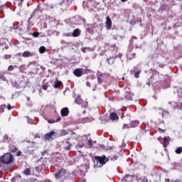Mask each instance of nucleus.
I'll return each instance as SVG.
<instances>
[{
	"mask_svg": "<svg viewBox=\"0 0 182 182\" xmlns=\"http://www.w3.org/2000/svg\"><path fill=\"white\" fill-rule=\"evenodd\" d=\"M14 158L11 154L6 153L0 158L1 163L9 165L13 162Z\"/></svg>",
	"mask_w": 182,
	"mask_h": 182,
	"instance_id": "obj_1",
	"label": "nucleus"
},
{
	"mask_svg": "<svg viewBox=\"0 0 182 182\" xmlns=\"http://www.w3.org/2000/svg\"><path fill=\"white\" fill-rule=\"evenodd\" d=\"M95 159L97 160L101 165H105L109 160H111V161L117 160V157L114 156L113 158L112 157L106 158L105 156H95Z\"/></svg>",
	"mask_w": 182,
	"mask_h": 182,
	"instance_id": "obj_2",
	"label": "nucleus"
},
{
	"mask_svg": "<svg viewBox=\"0 0 182 182\" xmlns=\"http://www.w3.org/2000/svg\"><path fill=\"white\" fill-rule=\"evenodd\" d=\"M67 174H68L67 171L63 168H61V169L58 170V171L55 173V178L56 179H60V178H63L65 176H66Z\"/></svg>",
	"mask_w": 182,
	"mask_h": 182,
	"instance_id": "obj_3",
	"label": "nucleus"
},
{
	"mask_svg": "<svg viewBox=\"0 0 182 182\" xmlns=\"http://www.w3.org/2000/svg\"><path fill=\"white\" fill-rule=\"evenodd\" d=\"M23 142L28 143L29 145L27 146V151L29 153H31L35 151V149L36 148V143L34 141H23Z\"/></svg>",
	"mask_w": 182,
	"mask_h": 182,
	"instance_id": "obj_4",
	"label": "nucleus"
},
{
	"mask_svg": "<svg viewBox=\"0 0 182 182\" xmlns=\"http://www.w3.org/2000/svg\"><path fill=\"white\" fill-rule=\"evenodd\" d=\"M9 41L6 38H0V47H3V50H8L9 48Z\"/></svg>",
	"mask_w": 182,
	"mask_h": 182,
	"instance_id": "obj_5",
	"label": "nucleus"
},
{
	"mask_svg": "<svg viewBox=\"0 0 182 182\" xmlns=\"http://www.w3.org/2000/svg\"><path fill=\"white\" fill-rule=\"evenodd\" d=\"M107 77V74H103L102 73H98L97 75V81L100 83H102L106 77Z\"/></svg>",
	"mask_w": 182,
	"mask_h": 182,
	"instance_id": "obj_6",
	"label": "nucleus"
},
{
	"mask_svg": "<svg viewBox=\"0 0 182 182\" xmlns=\"http://www.w3.org/2000/svg\"><path fill=\"white\" fill-rule=\"evenodd\" d=\"M105 25H106V28L109 30H110L112 27V21L111 18L109 16L106 17Z\"/></svg>",
	"mask_w": 182,
	"mask_h": 182,
	"instance_id": "obj_7",
	"label": "nucleus"
},
{
	"mask_svg": "<svg viewBox=\"0 0 182 182\" xmlns=\"http://www.w3.org/2000/svg\"><path fill=\"white\" fill-rule=\"evenodd\" d=\"M73 75L77 77H82L83 75L82 68H75V70H73Z\"/></svg>",
	"mask_w": 182,
	"mask_h": 182,
	"instance_id": "obj_8",
	"label": "nucleus"
},
{
	"mask_svg": "<svg viewBox=\"0 0 182 182\" xmlns=\"http://www.w3.org/2000/svg\"><path fill=\"white\" fill-rule=\"evenodd\" d=\"M69 113L70 112L68 107H64L60 111V114H61V117H68Z\"/></svg>",
	"mask_w": 182,
	"mask_h": 182,
	"instance_id": "obj_9",
	"label": "nucleus"
},
{
	"mask_svg": "<svg viewBox=\"0 0 182 182\" xmlns=\"http://www.w3.org/2000/svg\"><path fill=\"white\" fill-rule=\"evenodd\" d=\"M134 178L133 176L126 175L123 178H122V181L126 182H133Z\"/></svg>",
	"mask_w": 182,
	"mask_h": 182,
	"instance_id": "obj_10",
	"label": "nucleus"
},
{
	"mask_svg": "<svg viewBox=\"0 0 182 182\" xmlns=\"http://www.w3.org/2000/svg\"><path fill=\"white\" fill-rule=\"evenodd\" d=\"M33 55H34V53L28 50H25L21 54V56L23 58H30V57H33Z\"/></svg>",
	"mask_w": 182,
	"mask_h": 182,
	"instance_id": "obj_11",
	"label": "nucleus"
},
{
	"mask_svg": "<svg viewBox=\"0 0 182 182\" xmlns=\"http://www.w3.org/2000/svg\"><path fill=\"white\" fill-rule=\"evenodd\" d=\"M109 119L112 121H116V120H119V117L117 113L112 112L109 114Z\"/></svg>",
	"mask_w": 182,
	"mask_h": 182,
	"instance_id": "obj_12",
	"label": "nucleus"
},
{
	"mask_svg": "<svg viewBox=\"0 0 182 182\" xmlns=\"http://www.w3.org/2000/svg\"><path fill=\"white\" fill-rule=\"evenodd\" d=\"M72 146H73V144H70V141H68V140L64 142V146H63L64 149L69 151L71 149Z\"/></svg>",
	"mask_w": 182,
	"mask_h": 182,
	"instance_id": "obj_13",
	"label": "nucleus"
},
{
	"mask_svg": "<svg viewBox=\"0 0 182 182\" xmlns=\"http://www.w3.org/2000/svg\"><path fill=\"white\" fill-rule=\"evenodd\" d=\"M55 134V132L54 131H52V132H50L49 133H48L47 134L45 135V139L46 140H50V139H53V136H54Z\"/></svg>",
	"mask_w": 182,
	"mask_h": 182,
	"instance_id": "obj_14",
	"label": "nucleus"
},
{
	"mask_svg": "<svg viewBox=\"0 0 182 182\" xmlns=\"http://www.w3.org/2000/svg\"><path fill=\"white\" fill-rule=\"evenodd\" d=\"M63 85L62 81H59V80H55L53 85V88L58 89Z\"/></svg>",
	"mask_w": 182,
	"mask_h": 182,
	"instance_id": "obj_15",
	"label": "nucleus"
},
{
	"mask_svg": "<svg viewBox=\"0 0 182 182\" xmlns=\"http://www.w3.org/2000/svg\"><path fill=\"white\" fill-rule=\"evenodd\" d=\"M73 37H78L80 36V28H75L73 33H72Z\"/></svg>",
	"mask_w": 182,
	"mask_h": 182,
	"instance_id": "obj_16",
	"label": "nucleus"
},
{
	"mask_svg": "<svg viewBox=\"0 0 182 182\" xmlns=\"http://www.w3.org/2000/svg\"><path fill=\"white\" fill-rule=\"evenodd\" d=\"M161 144L164 148H167L168 145L169 144V140L166 137H164Z\"/></svg>",
	"mask_w": 182,
	"mask_h": 182,
	"instance_id": "obj_17",
	"label": "nucleus"
},
{
	"mask_svg": "<svg viewBox=\"0 0 182 182\" xmlns=\"http://www.w3.org/2000/svg\"><path fill=\"white\" fill-rule=\"evenodd\" d=\"M4 142L9 144L11 141V138L8 135H4L3 137Z\"/></svg>",
	"mask_w": 182,
	"mask_h": 182,
	"instance_id": "obj_18",
	"label": "nucleus"
},
{
	"mask_svg": "<svg viewBox=\"0 0 182 182\" xmlns=\"http://www.w3.org/2000/svg\"><path fill=\"white\" fill-rule=\"evenodd\" d=\"M13 182H22V177L21 176L14 177L12 178Z\"/></svg>",
	"mask_w": 182,
	"mask_h": 182,
	"instance_id": "obj_19",
	"label": "nucleus"
},
{
	"mask_svg": "<svg viewBox=\"0 0 182 182\" xmlns=\"http://www.w3.org/2000/svg\"><path fill=\"white\" fill-rule=\"evenodd\" d=\"M139 124V123L136 121H133L130 123L131 128H135Z\"/></svg>",
	"mask_w": 182,
	"mask_h": 182,
	"instance_id": "obj_20",
	"label": "nucleus"
},
{
	"mask_svg": "<svg viewBox=\"0 0 182 182\" xmlns=\"http://www.w3.org/2000/svg\"><path fill=\"white\" fill-rule=\"evenodd\" d=\"M38 51L41 54H43L46 52V48L45 46H40Z\"/></svg>",
	"mask_w": 182,
	"mask_h": 182,
	"instance_id": "obj_21",
	"label": "nucleus"
},
{
	"mask_svg": "<svg viewBox=\"0 0 182 182\" xmlns=\"http://www.w3.org/2000/svg\"><path fill=\"white\" fill-rule=\"evenodd\" d=\"M31 170L30 168H26L23 171V173L26 176H30L31 175Z\"/></svg>",
	"mask_w": 182,
	"mask_h": 182,
	"instance_id": "obj_22",
	"label": "nucleus"
},
{
	"mask_svg": "<svg viewBox=\"0 0 182 182\" xmlns=\"http://www.w3.org/2000/svg\"><path fill=\"white\" fill-rule=\"evenodd\" d=\"M24 0H14L15 4H17L18 6H21Z\"/></svg>",
	"mask_w": 182,
	"mask_h": 182,
	"instance_id": "obj_23",
	"label": "nucleus"
},
{
	"mask_svg": "<svg viewBox=\"0 0 182 182\" xmlns=\"http://www.w3.org/2000/svg\"><path fill=\"white\" fill-rule=\"evenodd\" d=\"M26 65H21L19 67V71L21 73H24L26 71Z\"/></svg>",
	"mask_w": 182,
	"mask_h": 182,
	"instance_id": "obj_24",
	"label": "nucleus"
},
{
	"mask_svg": "<svg viewBox=\"0 0 182 182\" xmlns=\"http://www.w3.org/2000/svg\"><path fill=\"white\" fill-rule=\"evenodd\" d=\"M32 36L34 38H38L40 36V33L38 31H34V32H33Z\"/></svg>",
	"mask_w": 182,
	"mask_h": 182,
	"instance_id": "obj_25",
	"label": "nucleus"
},
{
	"mask_svg": "<svg viewBox=\"0 0 182 182\" xmlns=\"http://www.w3.org/2000/svg\"><path fill=\"white\" fill-rule=\"evenodd\" d=\"M7 70H8L9 72H11V71L14 70V65H9V67H8V68H7Z\"/></svg>",
	"mask_w": 182,
	"mask_h": 182,
	"instance_id": "obj_26",
	"label": "nucleus"
},
{
	"mask_svg": "<svg viewBox=\"0 0 182 182\" xmlns=\"http://www.w3.org/2000/svg\"><path fill=\"white\" fill-rule=\"evenodd\" d=\"M181 152H182V147H179V148H177V149H176V153L177 154H181Z\"/></svg>",
	"mask_w": 182,
	"mask_h": 182,
	"instance_id": "obj_27",
	"label": "nucleus"
},
{
	"mask_svg": "<svg viewBox=\"0 0 182 182\" xmlns=\"http://www.w3.org/2000/svg\"><path fill=\"white\" fill-rule=\"evenodd\" d=\"M48 88V83L43 84V85H42V89H43V90H47Z\"/></svg>",
	"mask_w": 182,
	"mask_h": 182,
	"instance_id": "obj_28",
	"label": "nucleus"
},
{
	"mask_svg": "<svg viewBox=\"0 0 182 182\" xmlns=\"http://www.w3.org/2000/svg\"><path fill=\"white\" fill-rule=\"evenodd\" d=\"M140 73H141L140 71H136V73H134V77H135L136 78H139V76H140Z\"/></svg>",
	"mask_w": 182,
	"mask_h": 182,
	"instance_id": "obj_29",
	"label": "nucleus"
},
{
	"mask_svg": "<svg viewBox=\"0 0 182 182\" xmlns=\"http://www.w3.org/2000/svg\"><path fill=\"white\" fill-rule=\"evenodd\" d=\"M11 55H10V54H6L5 55H4V59H6V60H9V59H10V58H11Z\"/></svg>",
	"mask_w": 182,
	"mask_h": 182,
	"instance_id": "obj_30",
	"label": "nucleus"
},
{
	"mask_svg": "<svg viewBox=\"0 0 182 182\" xmlns=\"http://www.w3.org/2000/svg\"><path fill=\"white\" fill-rule=\"evenodd\" d=\"M92 142H93V141L91 140V139L88 141V144H88V146H90V148H92V146H93Z\"/></svg>",
	"mask_w": 182,
	"mask_h": 182,
	"instance_id": "obj_31",
	"label": "nucleus"
},
{
	"mask_svg": "<svg viewBox=\"0 0 182 182\" xmlns=\"http://www.w3.org/2000/svg\"><path fill=\"white\" fill-rule=\"evenodd\" d=\"M84 144H77L76 148L77 149H82L84 146Z\"/></svg>",
	"mask_w": 182,
	"mask_h": 182,
	"instance_id": "obj_32",
	"label": "nucleus"
},
{
	"mask_svg": "<svg viewBox=\"0 0 182 182\" xmlns=\"http://www.w3.org/2000/svg\"><path fill=\"white\" fill-rule=\"evenodd\" d=\"M129 128H132L130 124H124L123 126V129H129Z\"/></svg>",
	"mask_w": 182,
	"mask_h": 182,
	"instance_id": "obj_33",
	"label": "nucleus"
},
{
	"mask_svg": "<svg viewBox=\"0 0 182 182\" xmlns=\"http://www.w3.org/2000/svg\"><path fill=\"white\" fill-rule=\"evenodd\" d=\"M6 80V77H4V75H0V80L5 81Z\"/></svg>",
	"mask_w": 182,
	"mask_h": 182,
	"instance_id": "obj_34",
	"label": "nucleus"
},
{
	"mask_svg": "<svg viewBox=\"0 0 182 182\" xmlns=\"http://www.w3.org/2000/svg\"><path fill=\"white\" fill-rule=\"evenodd\" d=\"M12 108H14V107H11V105H8L7 109L11 110Z\"/></svg>",
	"mask_w": 182,
	"mask_h": 182,
	"instance_id": "obj_35",
	"label": "nucleus"
},
{
	"mask_svg": "<svg viewBox=\"0 0 182 182\" xmlns=\"http://www.w3.org/2000/svg\"><path fill=\"white\" fill-rule=\"evenodd\" d=\"M4 105L0 106V111H1V112H4Z\"/></svg>",
	"mask_w": 182,
	"mask_h": 182,
	"instance_id": "obj_36",
	"label": "nucleus"
},
{
	"mask_svg": "<svg viewBox=\"0 0 182 182\" xmlns=\"http://www.w3.org/2000/svg\"><path fill=\"white\" fill-rule=\"evenodd\" d=\"M86 49H87V48H81V51H82V53H86Z\"/></svg>",
	"mask_w": 182,
	"mask_h": 182,
	"instance_id": "obj_37",
	"label": "nucleus"
},
{
	"mask_svg": "<svg viewBox=\"0 0 182 182\" xmlns=\"http://www.w3.org/2000/svg\"><path fill=\"white\" fill-rule=\"evenodd\" d=\"M48 122L49 124H53V123H55V121L53 119H50V120L48 121Z\"/></svg>",
	"mask_w": 182,
	"mask_h": 182,
	"instance_id": "obj_38",
	"label": "nucleus"
},
{
	"mask_svg": "<svg viewBox=\"0 0 182 182\" xmlns=\"http://www.w3.org/2000/svg\"><path fill=\"white\" fill-rule=\"evenodd\" d=\"M86 85H87V87H91V84H90V82L89 81H87V82H86Z\"/></svg>",
	"mask_w": 182,
	"mask_h": 182,
	"instance_id": "obj_39",
	"label": "nucleus"
},
{
	"mask_svg": "<svg viewBox=\"0 0 182 182\" xmlns=\"http://www.w3.org/2000/svg\"><path fill=\"white\" fill-rule=\"evenodd\" d=\"M159 131L160 132H162V133H164V132H165V130H164V129H161V128L159 129Z\"/></svg>",
	"mask_w": 182,
	"mask_h": 182,
	"instance_id": "obj_40",
	"label": "nucleus"
},
{
	"mask_svg": "<svg viewBox=\"0 0 182 182\" xmlns=\"http://www.w3.org/2000/svg\"><path fill=\"white\" fill-rule=\"evenodd\" d=\"M21 155V151H18L16 154L17 156H20Z\"/></svg>",
	"mask_w": 182,
	"mask_h": 182,
	"instance_id": "obj_41",
	"label": "nucleus"
},
{
	"mask_svg": "<svg viewBox=\"0 0 182 182\" xmlns=\"http://www.w3.org/2000/svg\"><path fill=\"white\" fill-rule=\"evenodd\" d=\"M21 55H22L21 53H16V56L20 57V56H21Z\"/></svg>",
	"mask_w": 182,
	"mask_h": 182,
	"instance_id": "obj_42",
	"label": "nucleus"
},
{
	"mask_svg": "<svg viewBox=\"0 0 182 182\" xmlns=\"http://www.w3.org/2000/svg\"><path fill=\"white\" fill-rule=\"evenodd\" d=\"M17 29L19 30V31H22L23 30V28L21 26H18Z\"/></svg>",
	"mask_w": 182,
	"mask_h": 182,
	"instance_id": "obj_43",
	"label": "nucleus"
},
{
	"mask_svg": "<svg viewBox=\"0 0 182 182\" xmlns=\"http://www.w3.org/2000/svg\"><path fill=\"white\" fill-rule=\"evenodd\" d=\"M162 139H162V137H161V136L158 138V141H161Z\"/></svg>",
	"mask_w": 182,
	"mask_h": 182,
	"instance_id": "obj_44",
	"label": "nucleus"
},
{
	"mask_svg": "<svg viewBox=\"0 0 182 182\" xmlns=\"http://www.w3.org/2000/svg\"><path fill=\"white\" fill-rule=\"evenodd\" d=\"M61 120V117H58L57 119H56V122H60Z\"/></svg>",
	"mask_w": 182,
	"mask_h": 182,
	"instance_id": "obj_45",
	"label": "nucleus"
},
{
	"mask_svg": "<svg viewBox=\"0 0 182 182\" xmlns=\"http://www.w3.org/2000/svg\"><path fill=\"white\" fill-rule=\"evenodd\" d=\"M111 60V58H107V61L108 62L109 64H110L109 60Z\"/></svg>",
	"mask_w": 182,
	"mask_h": 182,
	"instance_id": "obj_46",
	"label": "nucleus"
},
{
	"mask_svg": "<svg viewBox=\"0 0 182 182\" xmlns=\"http://www.w3.org/2000/svg\"><path fill=\"white\" fill-rule=\"evenodd\" d=\"M128 0H121L122 2H127Z\"/></svg>",
	"mask_w": 182,
	"mask_h": 182,
	"instance_id": "obj_47",
	"label": "nucleus"
},
{
	"mask_svg": "<svg viewBox=\"0 0 182 182\" xmlns=\"http://www.w3.org/2000/svg\"><path fill=\"white\" fill-rule=\"evenodd\" d=\"M132 38L137 39V37L136 36H133Z\"/></svg>",
	"mask_w": 182,
	"mask_h": 182,
	"instance_id": "obj_48",
	"label": "nucleus"
},
{
	"mask_svg": "<svg viewBox=\"0 0 182 182\" xmlns=\"http://www.w3.org/2000/svg\"><path fill=\"white\" fill-rule=\"evenodd\" d=\"M3 7L4 6H0V10L2 9Z\"/></svg>",
	"mask_w": 182,
	"mask_h": 182,
	"instance_id": "obj_49",
	"label": "nucleus"
},
{
	"mask_svg": "<svg viewBox=\"0 0 182 182\" xmlns=\"http://www.w3.org/2000/svg\"><path fill=\"white\" fill-rule=\"evenodd\" d=\"M31 18H28V21H31Z\"/></svg>",
	"mask_w": 182,
	"mask_h": 182,
	"instance_id": "obj_50",
	"label": "nucleus"
},
{
	"mask_svg": "<svg viewBox=\"0 0 182 182\" xmlns=\"http://www.w3.org/2000/svg\"><path fill=\"white\" fill-rule=\"evenodd\" d=\"M122 80H124V77H122Z\"/></svg>",
	"mask_w": 182,
	"mask_h": 182,
	"instance_id": "obj_51",
	"label": "nucleus"
}]
</instances>
